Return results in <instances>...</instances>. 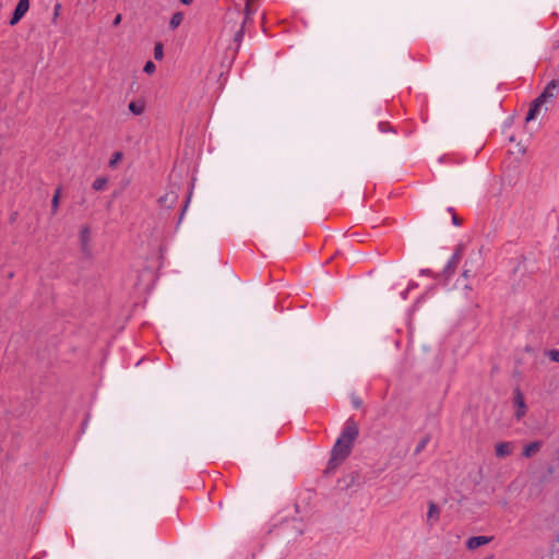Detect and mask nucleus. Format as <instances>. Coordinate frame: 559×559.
I'll return each mask as SVG.
<instances>
[{
    "label": "nucleus",
    "instance_id": "obj_2",
    "mask_svg": "<svg viewBox=\"0 0 559 559\" xmlns=\"http://www.w3.org/2000/svg\"><path fill=\"white\" fill-rule=\"evenodd\" d=\"M558 91H559V81L551 80L546 85V87L540 93V95L538 97H536V99H538L540 103H543L545 105L547 102L554 100L556 98Z\"/></svg>",
    "mask_w": 559,
    "mask_h": 559
},
{
    "label": "nucleus",
    "instance_id": "obj_20",
    "mask_svg": "<svg viewBox=\"0 0 559 559\" xmlns=\"http://www.w3.org/2000/svg\"><path fill=\"white\" fill-rule=\"evenodd\" d=\"M144 72L147 73V74H152L155 72L156 70V66L154 64L153 61H147L144 66Z\"/></svg>",
    "mask_w": 559,
    "mask_h": 559
},
{
    "label": "nucleus",
    "instance_id": "obj_6",
    "mask_svg": "<svg viewBox=\"0 0 559 559\" xmlns=\"http://www.w3.org/2000/svg\"><path fill=\"white\" fill-rule=\"evenodd\" d=\"M80 242L82 251L86 254L90 253V242H91V229L88 226H83L80 231Z\"/></svg>",
    "mask_w": 559,
    "mask_h": 559
},
{
    "label": "nucleus",
    "instance_id": "obj_27",
    "mask_svg": "<svg viewBox=\"0 0 559 559\" xmlns=\"http://www.w3.org/2000/svg\"><path fill=\"white\" fill-rule=\"evenodd\" d=\"M121 20H122L121 14H117V15L115 16L114 21H112V25H114V26H118V25L120 24Z\"/></svg>",
    "mask_w": 559,
    "mask_h": 559
},
{
    "label": "nucleus",
    "instance_id": "obj_28",
    "mask_svg": "<svg viewBox=\"0 0 559 559\" xmlns=\"http://www.w3.org/2000/svg\"><path fill=\"white\" fill-rule=\"evenodd\" d=\"M180 2L182 4L190 5L193 2V0H180Z\"/></svg>",
    "mask_w": 559,
    "mask_h": 559
},
{
    "label": "nucleus",
    "instance_id": "obj_21",
    "mask_svg": "<svg viewBox=\"0 0 559 559\" xmlns=\"http://www.w3.org/2000/svg\"><path fill=\"white\" fill-rule=\"evenodd\" d=\"M352 404L354 408L358 409L362 405V401L359 396L352 394Z\"/></svg>",
    "mask_w": 559,
    "mask_h": 559
},
{
    "label": "nucleus",
    "instance_id": "obj_22",
    "mask_svg": "<svg viewBox=\"0 0 559 559\" xmlns=\"http://www.w3.org/2000/svg\"><path fill=\"white\" fill-rule=\"evenodd\" d=\"M548 356L552 361L559 362V350L558 349H551L548 352Z\"/></svg>",
    "mask_w": 559,
    "mask_h": 559
},
{
    "label": "nucleus",
    "instance_id": "obj_26",
    "mask_svg": "<svg viewBox=\"0 0 559 559\" xmlns=\"http://www.w3.org/2000/svg\"><path fill=\"white\" fill-rule=\"evenodd\" d=\"M60 10H61V4L60 3H57L53 8V17H58L59 14H60Z\"/></svg>",
    "mask_w": 559,
    "mask_h": 559
},
{
    "label": "nucleus",
    "instance_id": "obj_10",
    "mask_svg": "<svg viewBox=\"0 0 559 559\" xmlns=\"http://www.w3.org/2000/svg\"><path fill=\"white\" fill-rule=\"evenodd\" d=\"M543 106H544V104L535 98L530 107L528 112H527L526 121L534 120L537 117V115L539 114Z\"/></svg>",
    "mask_w": 559,
    "mask_h": 559
},
{
    "label": "nucleus",
    "instance_id": "obj_14",
    "mask_svg": "<svg viewBox=\"0 0 559 559\" xmlns=\"http://www.w3.org/2000/svg\"><path fill=\"white\" fill-rule=\"evenodd\" d=\"M108 183V178L107 177H97L93 183H92V188L95 190V191H102V190H105L106 189V186Z\"/></svg>",
    "mask_w": 559,
    "mask_h": 559
},
{
    "label": "nucleus",
    "instance_id": "obj_4",
    "mask_svg": "<svg viewBox=\"0 0 559 559\" xmlns=\"http://www.w3.org/2000/svg\"><path fill=\"white\" fill-rule=\"evenodd\" d=\"M29 9V0H19L17 5L12 14V17L10 19V25L14 26L16 25L27 13Z\"/></svg>",
    "mask_w": 559,
    "mask_h": 559
},
{
    "label": "nucleus",
    "instance_id": "obj_17",
    "mask_svg": "<svg viewBox=\"0 0 559 559\" xmlns=\"http://www.w3.org/2000/svg\"><path fill=\"white\" fill-rule=\"evenodd\" d=\"M164 57V46L162 43H156L154 47V58L156 60H162Z\"/></svg>",
    "mask_w": 559,
    "mask_h": 559
},
{
    "label": "nucleus",
    "instance_id": "obj_1",
    "mask_svg": "<svg viewBox=\"0 0 559 559\" xmlns=\"http://www.w3.org/2000/svg\"><path fill=\"white\" fill-rule=\"evenodd\" d=\"M358 435V424L354 418L349 417L345 421L343 429L331 450V456L324 469L325 474L334 473L336 468L349 456Z\"/></svg>",
    "mask_w": 559,
    "mask_h": 559
},
{
    "label": "nucleus",
    "instance_id": "obj_30",
    "mask_svg": "<svg viewBox=\"0 0 559 559\" xmlns=\"http://www.w3.org/2000/svg\"><path fill=\"white\" fill-rule=\"evenodd\" d=\"M447 211H448L449 213H451V215H453V213H455V212H454V209H453V207H451V206H450V207H448V209H447Z\"/></svg>",
    "mask_w": 559,
    "mask_h": 559
},
{
    "label": "nucleus",
    "instance_id": "obj_13",
    "mask_svg": "<svg viewBox=\"0 0 559 559\" xmlns=\"http://www.w3.org/2000/svg\"><path fill=\"white\" fill-rule=\"evenodd\" d=\"M182 21H183V13H181V12L174 13L169 21V28L173 31L176 29L177 27H179L181 25Z\"/></svg>",
    "mask_w": 559,
    "mask_h": 559
},
{
    "label": "nucleus",
    "instance_id": "obj_12",
    "mask_svg": "<svg viewBox=\"0 0 559 559\" xmlns=\"http://www.w3.org/2000/svg\"><path fill=\"white\" fill-rule=\"evenodd\" d=\"M177 198L178 197L174 191H169L159 198V203L163 206L171 207V205L177 201Z\"/></svg>",
    "mask_w": 559,
    "mask_h": 559
},
{
    "label": "nucleus",
    "instance_id": "obj_7",
    "mask_svg": "<svg viewBox=\"0 0 559 559\" xmlns=\"http://www.w3.org/2000/svg\"><path fill=\"white\" fill-rule=\"evenodd\" d=\"M128 107L134 116H141L146 109V102L143 98L133 99Z\"/></svg>",
    "mask_w": 559,
    "mask_h": 559
},
{
    "label": "nucleus",
    "instance_id": "obj_9",
    "mask_svg": "<svg viewBox=\"0 0 559 559\" xmlns=\"http://www.w3.org/2000/svg\"><path fill=\"white\" fill-rule=\"evenodd\" d=\"M514 403L518 406L515 415H516V418L520 419L525 414V403H524V397L519 390L515 392Z\"/></svg>",
    "mask_w": 559,
    "mask_h": 559
},
{
    "label": "nucleus",
    "instance_id": "obj_24",
    "mask_svg": "<svg viewBox=\"0 0 559 559\" xmlns=\"http://www.w3.org/2000/svg\"><path fill=\"white\" fill-rule=\"evenodd\" d=\"M452 223H453L454 226H461L462 225V219L455 213H453V215H452Z\"/></svg>",
    "mask_w": 559,
    "mask_h": 559
},
{
    "label": "nucleus",
    "instance_id": "obj_19",
    "mask_svg": "<svg viewBox=\"0 0 559 559\" xmlns=\"http://www.w3.org/2000/svg\"><path fill=\"white\" fill-rule=\"evenodd\" d=\"M428 442H429V437H425V438H423V439L418 442V444H417V447H416V449H415V453H416V454L420 453V452H421V451L427 447Z\"/></svg>",
    "mask_w": 559,
    "mask_h": 559
},
{
    "label": "nucleus",
    "instance_id": "obj_8",
    "mask_svg": "<svg viewBox=\"0 0 559 559\" xmlns=\"http://www.w3.org/2000/svg\"><path fill=\"white\" fill-rule=\"evenodd\" d=\"M513 447L511 442H500L496 445L495 452L498 457H504L512 453Z\"/></svg>",
    "mask_w": 559,
    "mask_h": 559
},
{
    "label": "nucleus",
    "instance_id": "obj_3",
    "mask_svg": "<svg viewBox=\"0 0 559 559\" xmlns=\"http://www.w3.org/2000/svg\"><path fill=\"white\" fill-rule=\"evenodd\" d=\"M462 259V249L461 247L456 248L451 258L449 259L447 265L442 271V275L449 280L455 272L460 261Z\"/></svg>",
    "mask_w": 559,
    "mask_h": 559
},
{
    "label": "nucleus",
    "instance_id": "obj_29",
    "mask_svg": "<svg viewBox=\"0 0 559 559\" xmlns=\"http://www.w3.org/2000/svg\"><path fill=\"white\" fill-rule=\"evenodd\" d=\"M462 275H463L464 278H468L469 277V270H464Z\"/></svg>",
    "mask_w": 559,
    "mask_h": 559
},
{
    "label": "nucleus",
    "instance_id": "obj_11",
    "mask_svg": "<svg viewBox=\"0 0 559 559\" xmlns=\"http://www.w3.org/2000/svg\"><path fill=\"white\" fill-rule=\"evenodd\" d=\"M542 445H543L542 441H534V442L528 443L523 450V455L525 457L533 456L540 450Z\"/></svg>",
    "mask_w": 559,
    "mask_h": 559
},
{
    "label": "nucleus",
    "instance_id": "obj_18",
    "mask_svg": "<svg viewBox=\"0 0 559 559\" xmlns=\"http://www.w3.org/2000/svg\"><path fill=\"white\" fill-rule=\"evenodd\" d=\"M123 154L121 152H116L110 160H109V167L115 168L116 165L122 159Z\"/></svg>",
    "mask_w": 559,
    "mask_h": 559
},
{
    "label": "nucleus",
    "instance_id": "obj_16",
    "mask_svg": "<svg viewBox=\"0 0 559 559\" xmlns=\"http://www.w3.org/2000/svg\"><path fill=\"white\" fill-rule=\"evenodd\" d=\"M60 197H61V188H57L55 191V194L52 197V200H51L52 214H56L59 209Z\"/></svg>",
    "mask_w": 559,
    "mask_h": 559
},
{
    "label": "nucleus",
    "instance_id": "obj_23",
    "mask_svg": "<svg viewBox=\"0 0 559 559\" xmlns=\"http://www.w3.org/2000/svg\"><path fill=\"white\" fill-rule=\"evenodd\" d=\"M379 130L384 133V132L391 131L392 127L388 122H380Z\"/></svg>",
    "mask_w": 559,
    "mask_h": 559
},
{
    "label": "nucleus",
    "instance_id": "obj_5",
    "mask_svg": "<svg viewBox=\"0 0 559 559\" xmlns=\"http://www.w3.org/2000/svg\"><path fill=\"white\" fill-rule=\"evenodd\" d=\"M492 539V536H473L467 539L466 547L469 550H475L484 545L489 544Z\"/></svg>",
    "mask_w": 559,
    "mask_h": 559
},
{
    "label": "nucleus",
    "instance_id": "obj_25",
    "mask_svg": "<svg viewBox=\"0 0 559 559\" xmlns=\"http://www.w3.org/2000/svg\"><path fill=\"white\" fill-rule=\"evenodd\" d=\"M420 274H421V275H429V276H433L435 278H438V277L440 276L439 274H438V275H435V274L432 273V271H431V270H429V269H423V270L420 271Z\"/></svg>",
    "mask_w": 559,
    "mask_h": 559
},
{
    "label": "nucleus",
    "instance_id": "obj_15",
    "mask_svg": "<svg viewBox=\"0 0 559 559\" xmlns=\"http://www.w3.org/2000/svg\"><path fill=\"white\" fill-rule=\"evenodd\" d=\"M439 514H440V510L437 507V504L433 503V502H430L429 503V508H428V513H427L428 521H430V520H435V521L438 520Z\"/></svg>",
    "mask_w": 559,
    "mask_h": 559
}]
</instances>
